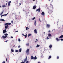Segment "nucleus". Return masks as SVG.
Masks as SVG:
<instances>
[{"instance_id": "obj_35", "label": "nucleus", "mask_w": 63, "mask_h": 63, "mask_svg": "<svg viewBox=\"0 0 63 63\" xmlns=\"http://www.w3.org/2000/svg\"><path fill=\"white\" fill-rule=\"evenodd\" d=\"M28 62H29V61H27L26 63H28Z\"/></svg>"}, {"instance_id": "obj_4", "label": "nucleus", "mask_w": 63, "mask_h": 63, "mask_svg": "<svg viewBox=\"0 0 63 63\" xmlns=\"http://www.w3.org/2000/svg\"><path fill=\"white\" fill-rule=\"evenodd\" d=\"M11 24V23H6L5 24V25H10Z\"/></svg>"}, {"instance_id": "obj_5", "label": "nucleus", "mask_w": 63, "mask_h": 63, "mask_svg": "<svg viewBox=\"0 0 63 63\" xmlns=\"http://www.w3.org/2000/svg\"><path fill=\"white\" fill-rule=\"evenodd\" d=\"M29 49H27V50H26V53H29Z\"/></svg>"}, {"instance_id": "obj_59", "label": "nucleus", "mask_w": 63, "mask_h": 63, "mask_svg": "<svg viewBox=\"0 0 63 63\" xmlns=\"http://www.w3.org/2000/svg\"><path fill=\"white\" fill-rule=\"evenodd\" d=\"M0 7H1V6H0Z\"/></svg>"}, {"instance_id": "obj_10", "label": "nucleus", "mask_w": 63, "mask_h": 63, "mask_svg": "<svg viewBox=\"0 0 63 63\" xmlns=\"http://www.w3.org/2000/svg\"><path fill=\"white\" fill-rule=\"evenodd\" d=\"M36 7V5H35L33 7V9H35L36 8V7Z\"/></svg>"}, {"instance_id": "obj_52", "label": "nucleus", "mask_w": 63, "mask_h": 63, "mask_svg": "<svg viewBox=\"0 0 63 63\" xmlns=\"http://www.w3.org/2000/svg\"><path fill=\"white\" fill-rule=\"evenodd\" d=\"M48 32H50V31H48Z\"/></svg>"}, {"instance_id": "obj_56", "label": "nucleus", "mask_w": 63, "mask_h": 63, "mask_svg": "<svg viewBox=\"0 0 63 63\" xmlns=\"http://www.w3.org/2000/svg\"><path fill=\"white\" fill-rule=\"evenodd\" d=\"M33 0V1H35V0Z\"/></svg>"}, {"instance_id": "obj_13", "label": "nucleus", "mask_w": 63, "mask_h": 63, "mask_svg": "<svg viewBox=\"0 0 63 63\" xmlns=\"http://www.w3.org/2000/svg\"><path fill=\"white\" fill-rule=\"evenodd\" d=\"M63 38V35H62L61 36H60L59 37V39H60L61 38Z\"/></svg>"}, {"instance_id": "obj_24", "label": "nucleus", "mask_w": 63, "mask_h": 63, "mask_svg": "<svg viewBox=\"0 0 63 63\" xmlns=\"http://www.w3.org/2000/svg\"><path fill=\"white\" fill-rule=\"evenodd\" d=\"M40 47V45L37 44V46H36V47Z\"/></svg>"}, {"instance_id": "obj_2", "label": "nucleus", "mask_w": 63, "mask_h": 63, "mask_svg": "<svg viewBox=\"0 0 63 63\" xmlns=\"http://www.w3.org/2000/svg\"><path fill=\"white\" fill-rule=\"evenodd\" d=\"M51 7H52V9L51 10H49V11L48 12V13L50 14H52V10L53 9V8L52 7H53L52 5L51 6Z\"/></svg>"}, {"instance_id": "obj_43", "label": "nucleus", "mask_w": 63, "mask_h": 63, "mask_svg": "<svg viewBox=\"0 0 63 63\" xmlns=\"http://www.w3.org/2000/svg\"><path fill=\"white\" fill-rule=\"evenodd\" d=\"M20 47V46H18V48H19V47Z\"/></svg>"}, {"instance_id": "obj_37", "label": "nucleus", "mask_w": 63, "mask_h": 63, "mask_svg": "<svg viewBox=\"0 0 63 63\" xmlns=\"http://www.w3.org/2000/svg\"><path fill=\"white\" fill-rule=\"evenodd\" d=\"M8 13L7 14L4 15V16H7V15H8Z\"/></svg>"}, {"instance_id": "obj_29", "label": "nucleus", "mask_w": 63, "mask_h": 63, "mask_svg": "<svg viewBox=\"0 0 63 63\" xmlns=\"http://www.w3.org/2000/svg\"><path fill=\"white\" fill-rule=\"evenodd\" d=\"M31 36V34H28V37H29V36Z\"/></svg>"}, {"instance_id": "obj_30", "label": "nucleus", "mask_w": 63, "mask_h": 63, "mask_svg": "<svg viewBox=\"0 0 63 63\" xmlns=\"http://www.w3.org/2000/svg\"><path fill=\"white\" fill-rule=\"evenodd\" d=\"M26 45L27 46H29V43H27L26 44Z\"/></svg>"}, {"instance_id": "obj_15", "label": "nucleus", "mask_w": 63, "mask_h": 63, "mask_svg": "<svg viewBox=\"0 0 63 63\" xmlns=\"http://www.w3.org/2000/svg\"><path fill=\"white\" fill-rule=\"evenodd\" d=\"M34 32L35 33H37V30L36 29H35L34 30Z\"/></svg>"}, {"instance_id": "obj_57", "label": "nucleus", "mask_w": 63, "mask_h": 63, "mask_svg": "<svg viewBox=\"0 0 63 63\" xmlns=\"http://www.w3.org/2000/svg\"><path fill=\"white\" fill-rule=\"evenodd\" d=\"M15 45H14V46H13V47H15Z\"/></svg>"}, {"instance_id": "obj_36", "label": "nucleus", "mask_w": 63, "mask_h": 63, "mask_svg": "<svg viewBox=\"0 0 63 63\" xmlns=\"http://www.w3.org/2000/svg\"><path fill=\"white\" fill-rule=\"evenodd\" d=\"M57 59H58L59 58V56H57Z\"/></svg>"}, {"instance_id": "obj_16", "label": "nucleus", "mask_w": 63, "mask_h": 63, "mask_svg": "<svg viewBox=\"0 0 63 63\" xmlns=\"http://www.w3.org/2000/svg\"><path fill=\"white\" fill-rule=\"evenodd\" d=\"M48 37H51V34L50 33H49L48 35Z\"/></svg>"}, {"instance_id": "obj_7", "label": "nucleus", "mask_w": 63, "mask_h": 63, "mask_svg": "<svg viewBox=\"0 0 63 63\" xmlns=\"http://www.w3.org/2000/svg\"><path fill=\"white\" fill-rule=\"evenodd\" d=\"M41 15L42 16H45V13H44V12H42L41 13Z\"/></svg>"}, {"instance_id": "obj_47", "label": "nucleus", "mask_w": 63, "mask_h": 63, "mask_svg": "<svg viewBox=\"0 0 63 63\" xmlns=\"http://www.w3.org/2000/svg\"><path fill=\"white\" fill-rule=\"evenodd\" d=\"M39 21L40 22H41V19H40V18H39Z\"/></svg>"}, {"instance_id": "obj_38", "label": "nucleus", "mask_w": 63, "mask_h": 63, "mask_svg": "<svg viewBox=\"0 0 63 63\" xmlns=\"http://www.w3.org/2000/svg\"><path fill=\"white\" fill-rule=\"evenodd\" d=\"M7 60H8V59L7 58L6 59V62H7Z\"/></svg>"}, {"instance_id": "obj_49", "label": "nucleus", "mask_w": 63, "mask_h": 63, "mask_svg": "<svg viewBox=\"0 0 63 63\" xmlns=\"http://www.w3.org/2000/svg\"><path fill=\"white\" fill-rule=\"evenodd\" d=\"M22 35H23V36H25V35H24V34H22Z\"/></svg>"}, {"instance_id": "obj_14", "label": "nucleus", "mask_w": 63, "mask_h": 63, "mask_svg": "<svg viewBox=\"0 0 63 63\" xmlns=\"http://www.w3.org/2000/svg\"><path fill=\"white\" fill-rule=\"evenodd\" d=\"M36 22H37V21L36 20L35 21H34V24L35 25V26L36 25V24H37Z\"/></svg>"}, {"instance_id": "obj_6", "label": "nucleus", "mask_w": 63, "mask_h": 63, "mask_svg": "<svg viewBox=\"0 0 63 63\" xmlns=\"http://www.w3.org/2000/svg\"><path fill=\"white\" fill-rule=\"evenodd\" d=\"M11 1H10L8 3V6H11Z\"/></svg>"}, {"instance_id": "obj_46", "label": "nucleus", "mask_w": 63, "mask_h": 63, "mask_svg": "<svg viewBox=\"0 0 63 63\" xmlns=\"http://www.w3.org/2000/svg\"><path fill=\"white\" fill-rule=\"evenodd\" d=\"M8 41H9L8 40H6L5 41V42H8Z\"/></svg>"}, {"instance_id": "obj_26", "label": "nucleus", "mask_w": 63, "mask_h": 63, "mask_svg": "<svg viewBox=\"0 0 63 63\" xmlns=\"http://www.w3.org/2000/svg\"><path fill=\"white\" fill-rule=\"evenodd\" d=\"M6 7V5H2V7L3 8H4V7Z\"/></svg>"}, {"instance_id": "obj_9", "label": "nucleus", "mask_w": 63, "mask_h": 63, "mask_svg": "<svg viewBox=\"0 0 63 63\" xmlns=\"http://www.w3.org/2000/svg\"><path fill=\"white\" fill-rule=\"evenodd\" d=\"M50 25L48 24H47V27L48 28H49V27H50Z\"/></svg>"}, {"instance_id": "obj_11", "label": "nucleus", "mask_w": 63, "mask_h": 63, "mask_svg": "<svg viewBox=\"0 0 63 63\" xmlns=\"http://www.w3.org/2000/svg\"><path fill=\"white\" fill-rule=\"evenodd\" d=\"M8 27H9V26L8 25H5V28L6 29H7Z\"/></svg>"}, {"instance_id": "obj_55", "label": "nucleus", "mask_w": 63, "mask_h": 63, "mask_svg": "<svg viewBox=\"0 0 63 63\" xmlns=\"http://www.w3.org/2000/svg\"><path fill=\"white\" fill-rule=\"evenodd\" d=\"M44 34H45V32H44Z\"/></svg>"}, {"instance_id": "obj_12", "label": "nucleus", "mask_w": 63, "mask_h": 63, "mask_svg": "<svg viewBox=\"0 0 63 63\" xmlns=\"http://www.w3.org/2000/svg\"><path fill=\"white\" fill-rule=\"evenodd\" d=\"M38 11L39 12H40V8H39L38 9H37L36 10V11L37 12Z\"/></svg>"}, {"instance_id": "obj_54", "label": "nucleus", "mask_w": 63, "mask_h": 63, "mask_svg": "<svg viewBox=\"0 0 63 63\" xmlns=\"http://www.w3.org/2000/svg\"><path fill=\"white\" fill-rule=\"evenodd\" d=\"M38 63H40V62H38Z\"/></svg>"}, {"instance_id": "obj_58", "label": "nucleus", "mask_w": 63, "mask_h": 63, "mask_svg": "<svg viewBox=\"0 0 63 63\" xmlns=\"http://www.w3.org/2000/svg\"><path fill=\"white\" fill-rule=\"evenodd\" d=\"M36 40H38V39H36Z\"/></svg>"}, {"instance_id": "obj_41", "label": "nucleus", "mask_w": 63, "mask_h": 63, "mask_svg": "<svg viewBox=\"0 0 63 63\" xmlns=\"http://www.w3.org/2000/svg\"><path fill=\"white\" fill-rule=\"evenodd\" d=\"M61 40V41H63V39H60Z\"/></svg>"}, {"instance_id": "obj_20", "label": "nucleus", "mask_w": 63, "mask_h": 63, "mask_svg": "<svg viewBox=\"0 0 63 63\" xmlns=\"http://www.w3.org/2000/svg\"><path fill=\"white\" fill-rule=\"evenodd\" d=\"M56 39L57 41H58V42L59 41V39H58V38H56Z\"/></svg>"}, {"instance_id": "obj_51", "label": "nucleus", "mask_w": 63, "mask_h": 63, "mask_svg": "<svg viewBox=\"0 0 63 63\" xmlns=\"http://www.w3.org/2000/svg\"><path fill=\"white\" fill-rule=\"evenodd\" d=\"M18 32V31H16L15 32Z\"/></svg>"}, {"instance_id": "obj_17", "label": "nucleus", "mask_w": 63, "mask_h": 63, "mask_svg": "<svg viewBox=\"0 0 63 63\" xmlns=\"http://www.w3.org/2000/svg\"><path fill=\"white\" fill-rule=\"evenodd\" d=\"M51 58V56H49V57L48 58V59H50V58Z\"/></svg>"}, {"instance_id": "obj_23", "label": "nucleus", "mask_w": 63, "mask_h": 63, "mask_svg": "<svg viewBox=\"0 0 63 63\" xmlns=\"http://www.w3.org/2000/svg\"><path fill=\"white\" fill-rule=\"evenodd\" d=\"M25 38H26L27 37V34L26 35H25Z\"/></svg>"}, {"instance_id": "obj_21", "label": "nucleus", "mask_w": 63, "mask_h": 63, "mask_svg": "<svg viewBox=\"0 0 63 63\" xmlns=\"http://www.w3.org/2000/svg\"><path fill=\"white\" fill-rule=\"evenodd\" d=\"M34 59V57L33 56H31V59Z\"/></svg>"}, {"instance_id": "obj_40", "label": "nucleus", "mask_w": 63, "mask_h": 63, "mask_svg": "<svg viewBox=\"0 0 63 63\" xmlns=\"http://www.w3.org/2000/svg\"><path fill=\"white\" fill-rule=\"evenodd\" d=\"M11 23H13V20L11 22Z\"/></svg>"}, {"instance_id": "obj_8", "label": "nucleus", "mask_w": 63, "mask_h": 63, "mask_svg": "<svg viewBox=\"0 0 63 63\" xmlns=\"http://www.w3.org/2000/svg\"><path fill=\"white\" fill-rule=\"evenodd\" d=\"M6 32H7V31H6V29L4 30L3 31V33H6Z\"/></svg>"}, {"instance_id": "obj_45", "label": "nucleus", "mask_w": 63, "mask_h": 63, "mask_svg": "<svg viewBox=\"0 0 63 63\" xmlns=\"http://www.w3.org/2000/svg\"><path fill=\"white\" fill-rule=\"evenodd\" d=\"M47 40H48V39H49V38H48V37H47Z\"/></svg>"}, {"instance_id": "obj_27", "label": "nucleus", "mask_w": 63, "mask_h": 63, "mask_svg": "<svg viewBox=\"0 0 63 63\" xmlns=\"http://www.w3.org/2000/svg\"><path fill=\"white\" fill-rule=\"evenodd\" d=\"M1 20L2 21H5L4 19H2Z\"/></svg>"}, {"instance_id": "obj_31", "label": "nucleus", "mask_w": 63, "mask_h": 63, "mask_svg": "<svg viewBox=\"0 0 63 63\" xmlns=\"http://www.w3.org/2000/svg\"><path fill=\"white\" fill-rule=\"evenodd\" d=\"M26 30H28V27H27L26 28Z\"/></svg>"}, {"instance_id": "obj_33", "label": "nucleus", "mask_w": 63, "mask_h": 63, "mask_svg": "<svg viewBox=\"0 0 63 63\" xmlns=\"http://www.w3.org/2000/svg\"><path fill=\"white\" fill-rule=\"evenodd\" d=\"M35 17H34L33 18H32V20H34V19H35Z\"/></svg>"}, {"instance_id": "obj_18", "label": "nucleus", "mask_w": 63, "mask_h": 63, "mask_svg": "<svg viewBox=\"0 0 63 63\" xmlns=\"http://www.w3.org/2000/svg\"><path fill=\"white\" fill-rule=\"evenodd\" d=\"M52 47V45H50L49 46V47L50 48H51Z\"/></svg>"}, {"instance_id": "obj_39", "label": "nucleus", "mask_w": 63, "mask_h": 63, "mask_svg": "<svg viewBox=\"0 0 63 63\" xmlns=\"http://www.w3.org/2000/svg\"><path fill=\"white\" fill-rule=\"evenodd\" d=\"M5 16L4 15H2L1 16V17H2V16Z\"/></svg>"}, {"instance_id": "obj_42", "label": "nucleus", "mask_w": 63, "mask_h": 63, "mask_svg": "<svg viewBox=\"0 0 63 63\" xmlns=\"http://www.w3.org/2000/svg\"><path fill=\"white\" fill-rule=\"evenodd\" d=\"M2 63H5V61H3Z\"/></svg>"}, {"instance_id": "obj_3", "label": "nucleus", "mask_w": 63, "mask_h": 63, "mask_svg": "<svg viewBox=\"0 0 63 63\" xmlns=\"http://www.w3.org/2000/svg\"><path fill=\"white\" fill-rule=\"evenodd\" d=\"M27 61V56L25 59L24 60V62H21V63H25V62L26 61Z\"/></svg>"}, {"instance_id": "obj_53", "label": "nucleus", "mask_w": 63, "mask_h": 63, "mask_svg": "<svg viewBox=\"0 0 63 63\" xmlns=\"http://www.w3.org/2000/svg\"><path fill=\"white\" fill-rule=\"evenodd\" d=\"M19 5H21V3H19Z\"/></svg>"}, {"instance_id": "obj_34", "label": "nucleus", "mask_w": 63, "mask_h": 63, "mask_svg": "<svg viewBox=\"0 0 63 63\" xmlns=\"http://www.w3.org/2000/svg\"><path fill=\"white\" fill-rule=\"evenodd\" d=\"M16 52H18V50H16L15 51Z\"/></svg>"}, {"instance_id": "obj_50", "label": "nucleus", "mask_w": 63, "mask_h": 63, "mask_svg": "<svg viewBox=\"0 0 63 63\" xmlns=\"http://www.w3.org/2000/svg\"><path fill=\"white\" fill-rule=\"evenodd\" d=\"M6 6H7V5H8V3H6Z\"/></svg>"}, {"instance_id": "obj_48", "label": "nucleus", "mask_w": 63, "mask_h": 63, "mask_svg": "<svg viewBox=\"0 0 63 63\" xmlns=\"http://www.w3.org/2000/svg\"><path fill=\"white\" fill-rule=\"evenodd\" d=\"M38 41V40H37L35 42V43H36V42H37V41Z\"/></svg>"}, {"instance_id": "obj_44", "label": "nucleus", "mask_w": 63, "mask_h": 63, "mask_svg": "<svg viewBox=\"0 0 63 63\" xmlns=\"http://www.w3.org/2000/svg\"><path fill=\"white\" fill-rule=\"evenodd\" d=\"M11 38L12 39L13 38V36H11Z\"/></svg>"}, {"instance_id": "obj_19", "label": "nucleus", "mask_w": 63, "mask_h": 63, "mask_svg": "<svg viewBox=\"0 0 63 63\" xmlns=\"http://www.w3.org/2000/svg\"><path fill=\"white\" fill-rule=\"evenodd\" d=\"M34 59H37V57L36 56H35L34 57Z\"/></svg>"}, {"instance_id": "obj_32", "label": "nucleus", "mask_w": 63, "mask_h": 63, "mask_svg": "<svg viewBox=\"0 0 63 63\" xmlns=\"http://www.w3.org/2000/svg\"><path fill=\"white\" fill-rule=\"evenodd\" d=\"M18 41H19V42H20V39H18Z\"/></svg>"}, {"instance_id": "obj_25", "label": "nucleus", "mask_w": 63, "mask_h": 63, "mask_svg": "<svg viewBox=\"0 0 63 63\" xmlns=\"http://www.w3.org/2000/svg\"><path fill=\"white\" fill-rule=\"evenodd\" d=\"M11 51H12V52H14V49H11Z\"/></svg>"}, {"instance_id": "obj_28", "label": "nucleus", "mask_w": 63, "mask_h": 63, "mask_svg": "<svg viewBox=\"0 0 63 63\" xmlns=\"http://www.w3.org/2000/svg\"><path fill=\"white\" fill-rule=\"evenodd\" d=\"M19 52H21V48L19 49Z\"/></svg>"}, {"instance_id": "obj_1", "label": "nucleus", "mask_w": 63, "mask_h": 63, "mask_svg": "<svg viewBox=\"0 0 63 63\" xmlns=\"http://www.w3.org/2000/svg\"><path fill=\"white\" fill-rule=\"evenodd\" d=\"M4 35H5V36H4L3 35L2 36V37L3 39H6L7 37V36L8 35V34L6 33V34H4Z\"/></svg>"}, {"instance_id": "obj_22", "label": "nucleus", "mask_w": 63, "mask_h": 63, "mask_svg": "<svg viewBox=\"0 0 63 63\" xmlns=\"http://www.w3.org/2000/svg\"><path fill=\"white\" fill-rule=\"evenodd\" d=\"M3 12H4V11H2V12L0 14V15H2V14H3Z\"/></svg>"}]
</instances>
